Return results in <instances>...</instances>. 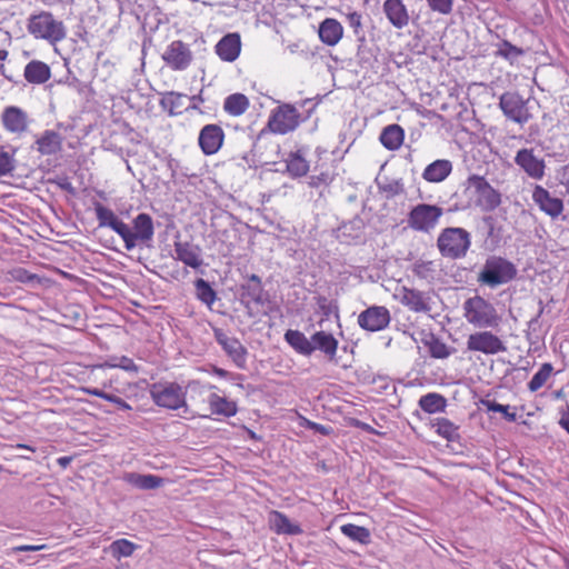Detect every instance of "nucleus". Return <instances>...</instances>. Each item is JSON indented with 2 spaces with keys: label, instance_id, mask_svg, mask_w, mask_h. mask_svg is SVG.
Instances as JSON below:
<instances>
[{
  "label": "nucleus",
  "instance_id": "obj_21",
  "mask_svg": "<svg viewBox=\"0 0 569 569\" xmlns=\"http://www.w3.org/2000/svg\"><path fill=\"white\" fill-rule=\"evenodd\" d=\"M240 291L241 300L247 306L250 303L263 305L266 301L261 279L257 274L248 276L247 281L241 284Z\"/></svg>",
  "mask_w": 569,
  "mask_h": 569
},
{
  "label": "nucleus",
  "instance_id": "obj_59",
  "mask_svg": "<svg viewBox=\"0 0 569 569\" xmlns=\"http://www.w3.org/2000/svg\"><path fill=\"white\" fill-rule=\"evenodd\" d=\"M560 183L563 184L569 192V163L565 166L560 172Z\"/></svg>",
  "mask_w": 569,
  "mask_h": 569
},
{
  "label": "nucleus",
  "instance_id": "obj_36",
  "mask_svg": "<svg viewBox=\"0 0 569 569\" xmlns=\"http://www.w3.org/2000/svg\"><path fill=\"white\" fill-rule=\"evenodd\" d=\"M208 403L210 406L211 413L213 415L231 417L234 416L237 412V407L234 402L229 401L217 393H211L209 396Z\"/></svg>",
  "mask_w": 569,
  "mask_h": 569
},
{
  "label": "nucleus",
  "instance_id": "obj_61",
  "mask_svg": "<svg viewBox=\"0 0 569 569\" xmlns=\"http://www.w3.org/2000/svg\"><path fill=\"white\" fill-rule=\"evenodd\" d=\"M311 428L315 429L316 431L322 433V435H326L327 433V428L322 425H319V423H311Z\"/></svg>",
  "mask_w": 569,
  "mask_h": 569
},
{
  "label": "nucleus",
  "instance_id": "obj_22",
  "mask_svg": "<svg viewBox=\"0 0 569 569\" xmlns=\"http://www.w3.org/2000/svg\"><path fill=\"white\" fill-rule=\"evenodd\" d=\"M388 21L397 29H403L409 23V13L402 0H386L382 6Z\"/></svg>",
  "mask_w": 569,
  "mask_h": 569
},
{
  "label": "nucleus",
  "instance_id": "obj_10",
  "mask_svg": "<svg viewBox=\"0 0 569 569\" xmlns=\"http://www.w3.org/2000/svg\"><path fill=\"white\" fill-rule=\"evenodd\" d=\"M299 118L300 114L296 107L282 104L272 112L268 126L272 132L286 134L299 126Z\"/></svg>",
  "mask_w": 569,
  "mask_h": 569
},
{
  "label": "nucleus",
  "instance_id": "obj_23",
  "mask_svg": "<svg viewBox=\"0 0 569 569\" xmlns=\"http://www.w3.org/2000/svg\"><path fill=\"white\" fill-rule=\"evenodd\" d=\"M216 53L227 62L234 61L241 51V40L238 33H228L216 44Z\"/></svg>",
  "mask_w": 569,
  "mask_h": 569
},
{
  "label": "nucleus",
  "instance_id": "obj_39",
  "mask_svg": "<svg viewBox=\"0 0 569 569\" xmlns=\"http://www.w3.org/2000/svg\"><path fill=\"white\" fill-rule=\"evenodd\" d=\"M436 432L448 441L459 439V427L447 418H437L432 422Z\"/></svg>",
  "mask_w": 569,
  "mask_h": 569
},
{
  "label": "nucleus",
  "instance_id": "obj_47",
  "mask_svg": "<svg viewBox=\"0 0 569 569\" xmlns=\"http://www.w3.org/2000/svg\"><path fill=\"white\" fill-rule=\"evenodd\" d=\"M14 169V152L0 150V177L11 173Z\"/></svg>",
  "mask_w": 569,
  "mask_h": 569
},
{
  "label": "nucleus",
  "instance_id": "obj_25",
  "mask_svg": "<svg viewBox=\"0 0 569 569\" xmlns=\"http://www.w3.org/2000/svg\"><path fill=\"white\" fill-rule=\"evenodd\" d=\"M23 78L29 84L40 86L51 78V69L46 62L33 59L26 64Z\"/></svg>",
  "mask_w": 569,
  "mask_h": 569
},
{
  "label": "nucleus",
  "instance_id": "obj_51",
  "mask_svg": "<svg viewBox=\"0 0 569 569\" xmlns=\"http://www.w3.org/2000/svg\"><path fill=\"white\" fill-rule=\"evenodd\" d=\"M379 188L381 191L386 192L388 196L393 197L403 191L402 183L399 181H391L388 183H380Z\"/></svg>",
  "mask_w": 569,
  "mask_h": 569
},
{
  "label": "nucleus",
  "instance_id": "obj_33",
  "mask_svg": "<svg viewBox=\"0 0 569 569\" xmlns=\"http://www.w3.org/2000/svg\"><path fill=\"white\" fill-rule=\"evenodd\" d=\"M422 343L428 348L429 355L435 359H447L455 351L453 348L448 347L433 333H428L422 339Z\"/></svg>",
  "mask_w": 569,
  "mask_h": 569
},
{
  "label": "nucleus",
  "instance_id": "obj_40",
  "mask_svg": "<svg viewBox=\"0 0 569 569\" xmlns=\"http://www.w3.org/2000/svg\"><path fill=\"white\" fill-rule=\"evenodd\" d=\"M341 532L353 541L368 543L370 541V532L367 528L353 523L341 526Z\"/></svg>",
  "mask_w": 569,
  "mask_h": 569
},
{
  "label": "nucleus",
  "instance_id": "obj_52",
  "mask_svg": "<svg viewBox=\"0 0 569 569\" xmlns=\"http://www.w3.org/2000/svg\"><path fill=\"white\" fill-rule=\"evenodd\" d=\"M46 549V545H21L17 547H12L7 551L8 556H12L18 552H24V551H40Z\"/></svg>",
  "mask_w": 569,
  "mask_h": 569
},
{
  "label": "nucleus",
  "instance_id": "obj_18",
  "mask_svg": "<svg viewBox=\"0 0 569 569\" xmlns=\"http://www.w3.org/2000/svg\"><path fill=\"white\" fill-rule=\"evenodd\" d=\"M224 132L218 124H206L199 133L198 142L202 152L207 156L217 153L222 147Z\"/></svg>",
  "mask_w": 569,
  "mask_h": 569
},
{
  "label": "nucleus",
  "instance_id": "obj_11",
  "mask_svg": "<svg viewBox=\"0 0 569 569\" xmlns=\"http://www.w3.org/2000/svg\"><path fill=\"white\" fill-rule=\"evenodd\" d=\"M467 349L485 355H497L505 352L507 347L503 341L491 331H478L468 337Z\"/></svg>",
  "mask_w": 569,
  "mask_h": 569
},
{
  "label": "nucleus",
  "instance_id": "obj_13",
  "mask_svg": "<svg viewBox=\"0 0 569 569\" xmlns=\"http://www.w3.org/2000/svg\"><path fill=\"white\" fill-rule=\"evenodd\" d=\"M192 52L189 46L181 40L172 41L162 54L163 61L172 70H186L192 61Z\"/></svg>",
  "mask_w": 569,
  "mask_h": 569
},
{
  "label": "nucleus",
  "instance_id": "obj_2",
  "mask_svg": "<svg viewBox=\"0 0 569 569\" xmlns=\"http://www.w3.org/2000/svg\"><path fill=\"white\" fill-rule=\"evenodd\" d=\"M28 31L38 39L56 44L67 36L62 21L54 19L52 13L42 11L29 18Z\"/></svg>",
  "mask_w": 569,
  "mask_h": 569
},
{
  "label": "nucleus",
  "instance_id": "obj_44",
  "mask_svg": "<svg viewBox=\"0 0 569 569\" xmlns=\"http://www.w3.org/2000/svg\"><path fill=\"white\" fill-rule=\"evenodd\" d=\"M497 47L496 54L510 62L518 60L519 57L525 54V50L522 48L513 46L507 40L501 41Z\"/></svg>",
  "mask_w": 569,
  "mask_h": 569
},
{
  "label": "nucleus",
  "instance_id": "obj_15",
  "mask_svg": "<svg viewBox=\"0 0 569 569\" xmlns=\"http://www.w3.org/2000/svg\"><path fill=\"white\" fill-rule=\"evenodd\" d=\"M515 163L533 180H541L545 177V160L538 158L533 149L522 148L518 150L515 157Z\"/></svg>",
  "mask_w": 569,
  "mask_h": 569
},
{
  "label": "nucleus",
  "instance_id": "obj_6",
  "mask_svg": "<svg viewBox=\"0 0 569 569\" xmlns=\"http://www.w3.org/2000/svg\"><path fill=\"white\" fill-rule=\"evenodd\" d=\"M467 188L473 191L476 203L485 212H491L501 204V194L482 176L472 174L467 179Z\"/></svg>",
  "mask_w": 569,
  "mask_h": 569
},
{
  "label": "nucleus",
  "instance_id": "obj_55",
  "mask_svg": "<svg viewBox=\"0 0 569 569\" xmlns=\"http://www.w3.org/2000/svg\"><path fill=\"white\" fill-rule=\"evenodd\" d=\"M349 26L355 30L356 33L361 29V16L357 12H352L348 16Z\"/></svg>",
  "mask_w": 569,
  "mask_h": 569
},
{
  "label": "nucleus",
  "instance_id": "obj_5",
  "mask_svg": "<svg viewBox=\"0 0 569 569\" xmlns=\"http://www.w3.org/2000/svg\"><path fill=\"white\" fill-rule=\"evenodd\" d=\"M515 266L501 257H490L486 260L478 280L491 288L507 283L515 278Z\"/></svg>",
  "mask_w": 569,
  "mask_h": 569
},
{
  "label": "nucleus",
  "instance_id": "obj_64",
  "mask_svg": "<svg viewBox=\"0 0 569 569\" xmlns=\"http://www.w3.org/2000/svg\"><path fill=\"white\" fill-rule=\"evenodd\" d=\"M555 399H562L565 397L563 390L559 389L553 392Z\"/></svg>",
  "mask_w": 569,
  "mask_h": 569
},
{
  "label": "nucleus",
  "instance_id": "obj_57",
  "mask_svg": "<svg viewBox=\"0 0 569 569\" xmlns=\"http://www.w3.org/2000/svg\"><path fill=\"white\" fill-rule=\"evenodd\" d=\"M83 390H84L86 393H88L90 396H94V397L104 399L107 401H108V398L110 396V393L104 392L103 390L98 389V388H84Z\"/></svg>",
  "mask_w": 569,
  "mask_h": 569
},
{
  "label": "nucleus",
  "instance_id": "obj_17",
  "mask_svg": "<svg viewBox=\"0 0 569 569\" xmlns=\"http://www.w3.org/2000/svg\"><path fill=\"white\" fill-rule=\"evenodd\" d=\"M399 301L413 312L429 313L431 311V298L428 292L402 287L399 292Z\"/></svg>",
  "mask_w": 569,
  "mask_h": 569
},
{
  "label": "nucleus",
  "instance_id": "obj_50",
  "mask_svg": "<svg viewBox=\"0 0 569 569\" xmlns=\"http://www.w3.org/2000/svg\"><path fill=\"white\" fill-rule=\"evenodd\" d=\"M332 181V177L328 172H321L309 178V186L311 188H319L321 186H328Z\"/></svg>",
  "mask_w": 569,
  "mask_h": 569
},
{
  "label": "nucleus",
  "instance_id": "obj_45",
  "mask_svg": "<svg viewBox=\"0 0 569 569\" xmlns=\"http://www.w3.org/2000/svg\"><path fill=\"white\" fill-rule=\"evenodd\" d=\"M136 549L137 545L127 539H118L110 545V551L117 559L130 557Z\"/></svg>",
  "mask_w": 569,
  "mask_h": 569
},
{
  "label": "nucleus",
  "instance_id": "obj_9",
  "mask_svg": "<svg viewBox=\"0 0 569 569\" xmlns=\"http://www.w3.org/2000/svg\"><path fill=\"white\" fill-rule=\"evenodd\" d=\"M503 114L516 123L523 126L531 119L527 101L517 92H505L499 100Z\"/></svg>",
  "mask_w": 569,
  "mask_h": 569
},
{
  "label": "nucleus",
  "instance_id": "obj_46",
  "mask_svg": "<svg viewBox=\"0 0 569 569\" xmlns=\"http://www.w3.org/2000/svg\"><path fill=\"white\" fill-rule=\"evenodd\" d=\"M412 272L419 279L432 281L437 270L432 261H417L412 267Z\"/></svg>",
  "mask_w": 569,
  "mask_h": 569
},
{
  "label": "nucleus",
  "instance_id": "obj_29",
  "mask_svg": "<svg viewBox=\"0 0 569 569\" xmlns=\"http://www.w3.org/2000/svg\"><path fill=\"white\" fill-rule=\"evenodd\" d=\"M343 34L341 23L331 18L325 19L319 27V38L327 46H336Z\"/></svg>",
  "mask_w": 569,
  "mask_h": 569
},
{
  "label": "nucleus",
  "instance_id": "obj_49",
  "mask_svg": "<svg viewBox=\"0 0 569 569\" xmlns=\"http://www.w3.org/2000/svg\"><path fill=\"white\" fill-rule=\"evenodd\" d=\"M430 8L440 13L447 14L452 9V0H427Z\"/></svg>",
  "mask_w": 569,
  "mask_h": 569
},
{
  "label": "nucleus",
  "instance_id": "obj_16",
  "mask_svg": "<svg viewBox=\"0 0 569 569\" xmlns=\"http://www.w3.org/2000/svg\"><path fill=\"white\" fill-rule=\"evenodd\" d=\"M1 123L8 132L21 136L28 131L30 119L20 107L9 106L1 113Z\"/></svg>",
  "mask_w": 569,
  "mask_h": 569
},
{
  "label": "nucleus",
  "instance_id": "obj_30",
  "mask_svg": "<svg viewBox=\"0 0 569 569\" xmlns=\"http://www.w3.org/2000/svg\"><path fill=\"white\" fill-rule=\"evenodd\" d=\"M270 528L278 535H300L302 529L299 525L292 523L290 519L280 511H271L269 515Z\"/></svg>",
  "mask_w": 569,
  "mask_h": 569
},
{
  "label": "nucleus",
  "instance_id": "obj_48",
  "mask_svg": "<svg viewBox=\"0 0 569 569\" xmlns=\"http://www.w3.org/2000/svg\"><path fill=\"white\" fill-rule=\"evenodd\" d=\"M485 406L487 407V409L489 411L502 413L505 416V418L510 422H513L517 419V416L515 412H509V406H505V405L498 403L496 401H490V400L486 401Z\"/></svg>",
  "mask_w": 569,
  "mask_h": 569
},
{
  "label": "nucleus",
  "instance_id": "obj_54",
  "mask_svg": "<svg viewBox=\"0 0 569 569\" xmlns=\"http://www.w3.org/2000/svg\"><path fill=\"white\" fill-rule=\"evenodd\" d=\"M108 401L114 403L120 410H132V407L127 401L112 393H110Z\"/></svg>",
  "mask_w": 569,
  "mask_h": 569
},
{
  "label": "nucleus",
  "instance_id": "obj_41",
  "mask_svg": "<svg viewBox=\"0 0 569 569\" xmlns=\"http://www.w3.org/2000/svg\"><path fill=\"white\" fill-rule=\"evenodd\" d=\"M101 368H120L127 372L137 373L139 368L133 360L127 356H111L102 365Z\"/></svg>",
  "mask_w": 569,
  "mask_h": 569
},
{
  "label": "nucleus",
  "instance_id": "obj_32",
  "mask_svg": "<svg viewBox=\"0 0 569 569\" xmlns=\"http://www.w3.org/2000/svg\"><path fill=\"white\" fill-rule=\"evenodd\" d=\"M284 340L300 355L310 356L313 352V348L311 347V337L307 338L305 333L299 330H287L284 333Z\"/></svg>",
  "mask_w": 569,
  "mask_h": 569
},
{
  "label": "nucleus",
  "instance_id": "obj_58",
  "mask_svg": "<svg viewBox=\"0 0 569 569\" xmlns=\"http://www.w3.org/2000/svg\"><path fill=\"white\" fill-rule=\"evenodd\" d=\"M559 425L569 433V405H567L566 410L561 412Z\"/></svg>",
  "mask_w": 569,
  "mask_h": 569
},
{
  "label": "nucleus",
  "instance_id": "obj_14",
  "mask_svg": "<svg viewBox=\"0 0 569 569\" xmlns=\"http://www.w3.org/2000/svg\"><path fill=\"white\" fill-rule=\"evenodd\" d=\"M391 317L389 310L383 306H372L363 310L358 317V325L371 332L387 328Z\"/></svg>",
  "mask_w": 569,
  "mask_h": 569
},
{
  "label": "nucleus",
  "instance_id": "obj_28",
  "mask_svg": "<svg viewBox=\"0 0 569 569\" xmlns=\"http://www.w3.org/2000/svg\"><path fill=\"white\" fill-rule=\"evenodd\" d=\"M452 171V162L447 159H438L428 164L423 172L422 178L428 182H442Z\"/></svg>",
  "mask_w": 569,
  "mask_h": 569
},
{
  "label": "nucleus",
  "instance_id": "obj_31",
  "mask_svg": "<svg viewBox=\"0 0 569 569\" xmlns=\"http://www.w3.org/2000/svg\"><path fill=\"white\" fill-rule=\"evenodd\" d=\"M123 480L141 490H152L161 487L164 482L163 478L154 475H141L138 472H127Z\"/></svg>",
  "mask_w": 569,
  "mask_h": 569
},
{
  "label": "nucleus",
  "instance_id": "obj_4",
  "mask_svg": "<svg viewBox=\"0 0 569 569\" xmlns=\"http://www.w3.org/2000/svg\"><path fill=\"white\" fill-rule=\"evenodd\" d=\"M186 395V389L177 382H158L150 388L153 402L170 410L183 408L187 411Z\"/></svg>",
  "mask_w": 569,
  "mask_h": 569
},
{
  "label": "nucleus",
  "instance_id": "obj_63",
  "mask_svg": "<svg viewBox=\"0 0 569 569\" xmlns=\"http://www.w3.org/2000/svg\"><path fill=\"white\" fill-rule=\"evenodd\" d=\"M214 373L219 377H227L228 375V371H226L224 369H221V368H216L214 369Z\"/></svg>",
  "mask_w": 569,
  "mask_h": 569
},
{
  "label": "nucleus",
  "instance_id": "obj_24",
  "mask_svg": "<svg viewBox=\"0 0 569 569\" xmlns=\"http://www.w3.org/2000/svg\"><path fill=\"white\" fill-rule=\"evenodd\" d=\"M63 138L53 130H44L34 141L37 151L41 156H52L61 151Z\"/></svg>",
  "mask_w": 569,
  "mask_h": 569
},
{
  "label": "nucleus",
  "instance_id": "obj_43",
  "mask_svg": "<svg viewBox=\"0 0 569 569\" xmlns=\"http://www.w3.org/2000/svg\"><path fill=\"white\" fill-rule=\"evenodd\" d=\"M194 287L198 299L208 307L212 306L217 299V295L209 282L203 279H197Z\"/></svg>",
  "mask_w": 569,
  "mask_h": 569
},
{
  "label": "nucleus",
  "instance_id": "obj_27",
  "mask_svg": "<svg viewBox=\"0 0 569 569\" xmlns=\"http://www.w3.org/2000/svg\"><path fill=\"white\" fill-rule=\"evenodd\" d=\"M311 347L313 352L319 350L323 352L329 360L336 358L338 350V340L329 332L317 331L311 336Z\"/></svg>",
  "mask_w": 569,
  "mask_h": 569
},
{
  "label": "nucleus",
  "instance_id": "obj_56",
  "mask_svg": "<svg viewBox=\"0 0 569 569\" xmlns=\"http://www.w3.org/2000/svg\"><path fill=\"white\" fill-rule=\"evenodd\" d=\"M13 277L21 282H27L33 279V276L29 274L27 270L22 268L16 269L13 271Z\"/></svg>",
  "mask_w": 569,
  "mask_h": 569
},
{
  "label": "nucleus",
  "instance_id": "obj_60",
  "mask_svg": "<svg viewBox=\"0 0 569 569\" xmlns=\"http://www.w3.org/2000/svg\"><path fill=\"white\" fill-rule=\"evenodd\" d=\"M9 52L6 49H0V72L9 80L8 76L4 74V61L8 59Z\"/></svg>",
  "mask_w": 569,
  "mask_h": 569
},
{
  "label": "nucleus",
  "instance_id": "obj_12",
  "mask_svg": "<svg viewBox=\"0 0 569 569\" xmlns=\"http://www.w3.org/2000/svg\"><path fill=\"white\" fill-rule=\"evenodd\" d=\"M217 342L221 346L228 357L234 362L238 368L243 369L247 361V349L236 337H231L222 329L216 328L213 330Z\"/></svg>",
  "mask_w": 569,
  "mask_h": 569
},
{
  "label": "nucleus",
  "instance_id": "obj_20",
  "mask_svg": "<svg viewBox=\"0 0 569 569\" xmlns=\"http://www.w3.org/2000/svg\"><path fill=\"white\" fill-rule=\"evenodd\" d=\"M174 259L183 262L192 269H199L203 264L202 250L198 244L188 241H176Z\"/></svg>",
  "mask_w": 569,
  "mask_h": 569
},
{
  "label": "nucleus",
  "instance_id": "obj_8",
  "mask_svg": "<svg viewBox=\"0 0 569 569\" xmlns=\"http://www.w3.org/2000/svg\"><path fill=\"white\" fill-rule=\"evenodd\" d=\"M442 213L441 207L420 203L410 210L407 223L415 231L430 232L437 226Z\"/></svg>",
  "mask_w": 569,
  "mask_h": 569
},
{
  "label": "nucleus",
  "instance_id": "obj_35",
  "mask_svg": "<svg viewBox=\"0 0 569 569\" xmlns=\"http://www.w3.org/2000/svg\"><path fill=\"white\" fill-rule=\"evenodd\" d=\"M418 405L427 413H438L446 410L447 399L440 393L429 392L419 399Z\"/></svg>",
  "mask_w": 569,
  "mask_h": 569
},
{
  "label": "nucleus",
  "instance_id": "obj_26",
  "mask_svg": "<svg viewBox=\"0 0 569 569\" xmlns=\"http://www.w3.org/2000/svg\"><path fill=\"white\" fill-rule=\"evenodd\" d=\"M93 208L100 228H110L119 236L121 231L126 230V223L120 220L111 209L98 201L93 202Z\"/></svg>",
  "mask_w": 569,
  "mask_h": 569
},
{
  "label": "nucleus",
  "instance_id": "obj_3",
  "mask_svg": "<svg viewBox=\"0 0 569 569\" xmlns=\"http://www.w3.org/2000/svg\"><path fill=\"white\" fill-rule=\"evenodd\" d=\"M471 244L470 233L462 228H446L437 240V247L442 257L461 259L467 254Z\"/></svg>",
  "mask_w": 569,
  "mask_h": 569
},
{
  "label": "nucleus",
  "instance_id": "obj_7",
  "mask_svg": "<svg viewBox=\"0 0 569 569\" xmlns=\"http://www.w3.org/2000/svg\"><path fill=\"white\" fill-rule=\"evenodd\" d=\"M154 234L153 221L148 213H139L133 219V228L126 223V230L121 231V239L127 250H132L137 244L149 243Z\"/></svg>",
  "mask_w": 569,
  "mask_h": 569
},
{
  "label": "nucleus",
  "instance_id": "obj_62",
  "mask_svg": "<svg viewBox=\"0 0 569 569\" xmlns=\"http://www.w3.org/2000/svg\"><path fill=\"white\" fill-rule=\"evenodd\" d=\"M70 462H71V457H60V458L58 459V463H59L61 467H63V468H66Z\"/></svg>",
  "mask_w": 569,
  "mask_h": 569
},
{
  "label": "nucleus",
  "instance_id": "obj_53",
  "mask_svg": "<svg viewBox=\"0 0 569 569\" xmlns=\"http://www.w3.org/2000/svg\"><path fill=\"white\" fill-rule=\"evenodd\" d=\"M316 303L318 308L323 312L325 316H329L332 312V303L325 296L316 297Z\"/></svg>",
  "mask_w": 569,
  "mask_h": 569
},
{
  "label": "nucleus",
  "instance_id": "obj_1",
  "mask_svg": "<svg viewBox=\"0 0 569 569\" xmlns=\"http://www.w3.org/2000/svg\"><path fill=\"white\" fill-rule=\"evenodd\" d=\"M463 317L476 328H497L501 322L495 306L480 296H475L463 302Z\"/></svg>",
  "mask_w": 569,
  "mask_h": 569
},
{
  "label": "nucleus",
  "instance_id": "obj_19",
  "mask_svg": "<svg viewBox=\"0 0 569 569\" xmlns=\"http://www.w3.org/2000/svg\"><path fill=\"white\" fill-rule=\"evenodd\" d=\"M532 200L541 211L551 218L559 217L563 211V202L560 198L552 197L551 193L541 186H536L532 192Z\"/></svg>",
  "mask_w": 569,
  "mask_h": 569
},
{
  "label": "nucleus",
  "instance_id": "obj_34",
  "mask_svg": "<svg viewBox=\"0 0 569 569\" xmlns=\"http://www.w3.org/2000/svg\"><path fill=\"white\" fill-rule=\"evenodd\" d=\"M405 132L399 124H389L380 133V142L389 150H397L403 142Z\"/></svg>",
  "mask_w": 569,
  "mask_h": 569
},
{
  "label": "nucleus",
  "instance_id": "obj_37",
  "mask_svg": "<svg viewBox=\"0 0 569 569\" xmlns=\"http://www.w3.org/2000/svg\"><path fill=\"white\" fill-rule=\"evenodd\" d=\"M249 99L242 93H232L224 99L223 109L233 117L243 114L249 108Z\"/></svg>",
  "mask_w": 569,
  "mask_h": 569
},
{
  "label": "nucleus",
  "instance_id": "obj_42",
  "mask_svg": "<svg viewBox=\"0 0 569 569\" xmlns=\"http://www.w3.org/2000/svg\"><path fill=\"white\" fill-rule=\"evenodd\" d=\"M553 367L551 363L546 362L541 365L540 369L533 375L531 380L528 382V389L531 392L539 390L550 378Z\"/></svg>",
  "mask_w": 569,
  "mask_h": 569
},
{
  "label": "nucleus",
  "instance_id": "obj_38",
  "mask_svg": "<svg viewBox=\"0 0 569 569\" xmlns=\"http://www.w3.org/2000/svg\"><path fill=\"white\" fill-rule=\"evenodd\" d=\"M286 162L289 174L295 178L303 177L309 171V162L301 154L300 150L290 153Z\"/></svg>",
  "mask_w": 569,
  "mask_h": 569
}]
</instances>
